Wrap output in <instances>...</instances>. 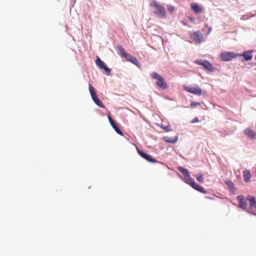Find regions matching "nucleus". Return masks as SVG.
Instances as JSON below:
<instances>
[{
  "label": "nucleus",
  "instance_id": "nucleus-1",
  "mask_svg": "<svg viewBox=\"0 0 256 256\" xmlns=\"http://www.w3.org/2000/svg\"><path fill=\"white\" fill-rule=\"evenodd\" d=\"M178 170L183 174L185 178V182L190 185L194 190L202 194H206V190L202 186L196 184L194 180L190 176L188 170L182 166H179L178 168Z\"/></svg>",
  "mask_w": 256,
  "mask_h": 256
},
{
  "label": "nucleus",
  "instance_id": "nucleus-2",
  "mask_svg": "<svg viewBox=\"0 0 256 256\" xmlns=\"http://www.w3.org/2000/svg\"><path fill=\"white\" fill-rule=\"evenodd\" d=\"M150 76L152 78L156 80V84L158 88L163 90L167 88L168 84L162 76L156 72H152L150 74Z\"/></svg>",
  "mask_w": 256,
  "mask_h": 256
},
{
  "label": "nucleus",
  "instance_id": "nucleus-3",
  "mask_svg": "<svg viewBox=\"0 0 256 256\" xmlns=\"http://www.w3.org/2000/svg\"><path fill=\"white\" fill-rule=\"evenodd\" d=\"M150 6L154 8V13L156 14L163 18H166V13L165 8L162 6L156 1H154L150 4Z\"/></svg>",
  "mask_w": 256,
  "mask_h": 256
},
{
  "label": "nucleus",
  "instance_id": "nucleus-4",
  "mask_svg": "<svg viewBox=\"0 0 256 256\" xmlns=\"http://www.w3.org/2000/svg\"><path fill=\"white\" fill-rule=\"evenodd\" d=\"M89 91L91 96V97L94 102V103L98 106L104 108V106L102 102L97 97L95 90L92 84H89L88 86Z\"/></svg>",
  "mask_w": 256,
  "mask_h": 256
},
{
  "label": "nucleus",
  "instance_id": "nucleus-5",
  "mask_svg": "<svg viewBox=\"0 0 256 256\" xmlns=\"http://www.w3.org/2000/svg\"><path fill=\"white\" fill-rule=\"evenodd\" d=\"M238 56V54L234 52H224L220 54V58L222 61H230Z\"/></svg>",
  "mask_w": 256,
  "mask_h": 256
},
{
  "label": "nucleus",
  "instance_id": "nucleus-6",
  "mask_svg": "<svg viewBox=\"0 0 256 256\" xmlns=\"http://www.w3.org/2000/svg\"><path fill=\"white\" fill-rule=\"evenodd\" d=\"M184 88L187 92L197 96L201 95L202 92V90L198 85L184 86Z\"/></svg>",
  "mask_w": 256,
  "mask_h": 256
},
{
  "label": "nucleus",
  "instance_id": "nucleus-7",
  "mask_svg": "<svg viewBox=\"0 0 256 256\" xmlns=\"http://www.w3.org/2000/svg\"><path fill=\"white\" fill-rule=\"evenodd\" d=\"M190 38L197 43H201L204 42V38L202 34L200 31L192 33L190 35Z\"/></svg>",
  "mask_w": 256,
  "mask_h": 256
},
{
  "label": "nucleus",
  "instance_id": "nucleus-8",
  "mask_svg": "<svg viewBox=\"0 0 256 256\" xmlns=\"http://www.w3.org/2000/svg\"><path fill=\"white\" fill-rule=\"evenodd\" d=\"M246 199L250 202V212L255 214L254 210L256 209V198L252 195H248L247 196Z\"/></svg>",
  "mask_w": 256,
  "mask_h": 256
},
{
  "label": "nucleus",
  "instance_id": "nucleus-9",
  "mask_svg": "<svg viewBox=\"0 0 256 256\" xmlns=\"http://www.w3.org/2000/svg\"><path fill=\"white\" fill-rule=\"evenodd\" d=\"M96 64L100 68L104 69L105 70L106 75H110L111 71L110 69L108 68L105 65L104 62L102 61L98 56H96Z\"/></svg>",
  "mask_w": 256,
  "mask_h": 256
},
{
  "label": "nucleus",
  "instance_id": "nucleus-10",
  "mask_svg": "<svg viewBox=\"0 0 256 256\" xmlns=\"http://www.w3.org/2000/svg\"><path fill=\"white\" fill-rule=\"evenodd\" d=\"M195 63L203 66L205 70L209 72H212L214 70L212 64L207 60H196Z\"/></svg>",
  "mask_w": 256,
  "mask_h": 256
},
{
  "label": "nucleus",
  "instance_id": "nucleus-11",
  "mask_svg": "<svg viewBox=\"0 0 256 256\" xmlns=\"http://www.w3.org/2000/svg\"><path fill=\"white\" fill-rule=\"evenodd\" d=\"M138 152L142 158L149 162L154 164L158 162V161L154 159L150 155L146 154L144 152L139 149L138 150Z\"/></svg>",
  "mask_w": 256,
  "mask_h": 256
},
{
  "label": "nucleus",
  "instance_id": "nucleus-12",
  "mask_svg": "<svg viewBox=\"0 0 256 256\" xmlns=\"http://www.w3.org/2000/svg\"><path fill=\"white\" fill-rule=\"evenodd\" d=\"M237 200L238 201V204L240 208L243 210H245L247 206V204L246 200L242 195H240L237 196Z\"/></svg>",
  "mask_w": 256,
  "mask_h": 256
},
{
  "label": "nucleus",
  "instance_id": "nucleus-13",
  "mask_svg": "<svg viewBox=\"0 0 256 256\" xmlns=\"http://www.w3.org/2000/svg\"><path fill=\"white\" fill-rule=\"evenodd\" d=\"M108 120L112 127V128L114 130L116 133L119 134L120 136H122L123 134L122 132L120 130V129L117 126L116 124L114 122V120L112 119V118L110 116H108Z\"/></svg>",
  "mask_w": 256,
  "mask_h": 256
},
{
  "label": "nucleus",
  "instance_id": "nucleus-14",
  "mask_svg": "<svg viewBox=\"0 0 256 256\" xmlns=\"http://www.w3.org/2000/svg\"><path fill=\"white\" fill-rule=\"evenodd\" d=\"M125 58L128 61L136 64V66H140V63L137 60V58H136L134 56H132L131 54H128L125 56Z\"/></svg>",
  "mask_w": 256,
  "mask_h": 256
},
{
  "label": "nucleus",
  "instance_id": "nucleus-15",
  "mask_svg": "<svg viewBox=\"0 0 256 256\" xmlns=\"http://www.w3.org/2000/svg\"><path fill=\"white\" fill-rule=\"evenodd\" d=\"M190 7L192 10L196 14L202 12V8L200 6L196 3L193 2L191 4Z\"/></svg>",
  "mask_w": 256,
  "mask_h": 256
},
{
  "label": "nucleus",
  "instance_id": "nucleus-16",
  "mask_svg": "<svg viewBox=\"0 0 256 256\" xmlns=\"http://www.w3.org/2000/svg\"><path fill=\"white\" fill-rule=\"evenodd\" d=\"M244 134L250 138H256V133L250 128L245 130Z\"/></svg>",
  "mask_w": 256,
  "mask_h": 256
},
{
  "label": "nucleus",
  "instance_id": "nucleus-17",
  "mask_svg": "<svg viewBox=\"0 0 256 256\" xmlns=\"http://www.w3.org/2000/svg\"><path fill=\"white\" fill-rule=\"evenodd\" d=\"M243 176L245 182H250L252 177L250 171L247 170H244Z\"/></svg>",
  "mask_w": 256,
  "mask_h": 256
},
{
  "label": "nucleus",
  "instance_id": "nucleus-18",
  "mask_svg": "<svg viewBox=\"0 0 256 256\" xmlns=\"http://www.w3.org/2000/svg\"><path fill=\"white\" fill-rule=\"evenodd\" d=\"M226 184L228 188V189L232 193L234 194L236 191V188L234 187V184L233 182H232L230 180H228L226 182Z\"/></svg>",
  "mask_w": 256,
  "mask_h": 256
},
{
  "label": "nucleus",
  "instance_id": "nucleus-19",
  "mask_svg": "<svg viewBox=\"0 0 256 256\" xmlns=\"http://www.w3.org/2000/svg\"><path fill=\"white\" fill-rule=\"evenodd\" d=\"M242 56L246 61L250 60L252 58V52L250 51L246 52L243 53Z\"/></svg>",
  "mask_w": 256,
  "mask_h": 256
},
{
  "label": "nucleus",
  "instance_id": "nucleus-20",
  "mask_svg": "<svg viewBox=\"0 0 256 256\" xmlns=\"http://www.w3.org/2000/svg\"><path fill=\"white\" fill-rule=\"evenodd\" d=\"M117 48L119 50L120 54L124 56H126V55L128 54L124 50L122 46L120 44H118L117 46Z\"/></svg>",
  "mask_w": 256,
  "mask_h": 256
},
{
  "label": "nucleus",
  "instance_id": "nucleus-21",
  "mask_svg": "<svg viewBox=\"0 0 256 256\" xmlns=\"http://www.w3.org/2000/svg\"><path fill=\"white\" fill-rule=\"evenodd\" d=\"M164 140L166 142L170 143H174L177 140V138H172L169 137H165Z\"/></svg>",
  "mask_w": 256,
  "mask_h": 256
},
{
  "label": "nucleus",
  "instance_id": "nucleus-22",
  "mask_svg": "<svg viewBox=\"0 0 256 256\" xmlns=\"http://www.w3.org/2000/svg\"><path fill=\"white\" fill-rule=\"evenodd\" d=\"M197 180L201 183H202L204 181V176L202 174H198L195 176Z\"/></svg>",
  "mask_w": 256,
  "mask_h": 256
},
{
  "label": "nucleus",
  "instance_id": "nucleus-23",
  "mask_svg": "<svg viewBox=\"0 0 256 256\" xmlns=\"http://www.w3.org/2000/svg\"><path fill=\"white\" fill-rule=\"evenodd\" d=\"M167 8L168 10L170 12H173L175 10L174 6L172 5H168Z\"/></svg>",
  "mask_w": 256,
  "mask_h": 256
},
{
  "label": "nucleus",
  "instance_id": "nucleus-24",
  "mask_svg": "<svg viewBox=\"0 0 256 256\" xmlns=\"http://www.w3.org/2000/svg\"><path fill=\"white\" fill-rule=\"evenodd\" d=\"M200 102H192L190 103V106L192 108L194 107H195L197 106H200Z\"/></svg>",
  "mask_w": 256,
  "mask_h": 256
},
{
  "label": "nucleus",
  "instance_id": "nucleus-25",
  "mask_svg": "<svg viewBox=\"0 0 256 256\" xmlns=\"http://www.w3.org/2000/svg\"><path fill=\"white\" fill-rule=\"evenodd\" d=\"M199 122V120L197 117L194 118L192 120V123L198 122Z\"/></svg>",
  "mask_w": 256,
  "mask_h": 256
},
{
  "label": "nucleus",
  "instance_id": "nucleus-26",
  "mask_svg": "<svg viewBox=\"0 0 256 256\" xmlns=\"http://www.w3.org/2000/svg\"><path fill=\"white\" fill-rule=\"evenodd\" d=\"M212 30V28L210 27L208 29V34H210Z\"/></svg>",
  "mask_w": 256,
  "mask_h": 256
},
{
  "label": "nucleus",
  "instance_id": "nucleus-27",
  "mask_svg": "<svg viewBox=\"0 0 256 256\" xmlns=\"http://www.w3.org/2000/svg\"><path fill=\"white\" fill-rule=\"evenodd\" d=\"M207 198H209L210 200H213L214 198H210V197H208V196H206V197Z\"/></svg>",
  "mask_w": 256,
  "mask_h": 256
}]
</instances>
